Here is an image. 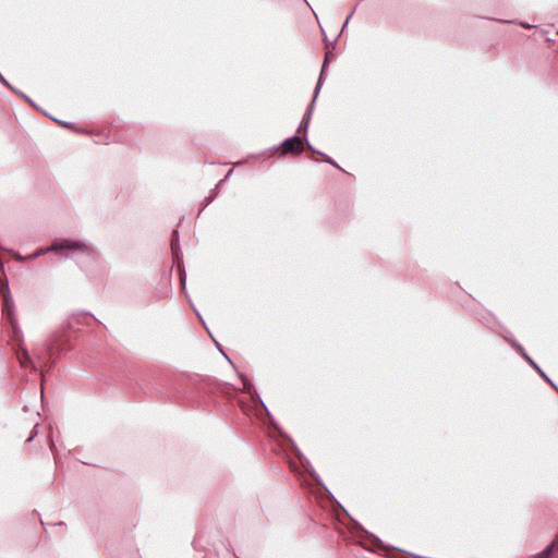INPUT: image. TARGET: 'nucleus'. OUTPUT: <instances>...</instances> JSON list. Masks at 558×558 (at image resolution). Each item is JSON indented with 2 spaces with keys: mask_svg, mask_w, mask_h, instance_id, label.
Listing matches in <instances>:
<instances>
[{
  "mask_svg": "<svg viewBox=\"0 0 558 558\" xmlns=\"http://www.w3.org/2000/svg\"><path fill=\"white\" fill-rule=\"evenodd\" d=\"M87 247H88V245L82 241H72V240L56 241L52 243L51 246L36 251L35 253L29 255V258L39 257L43 254H46L48 252H57V253L63 254L65 256H69V254L65 253V251L75 252V251L86 250Z\"/></svg>",
  "mask_w": 558,
  "mask_h": 558,
  "instance_id": "f257e3e1",
  "label": "nucleus"
},
{
  "mask_svg": "<svg viewBox=\"0 0 558 558\" xmlns=\"http://www.w3.org/2000/svg\"><path fill=\"white\" fill-rule=\"evenodd\" d=\"M87 247H88V245L82 241H72V240L56 241L52 243L51 246L36 251L35 253L29 255V258L39 257L43 254H46L48 252H57V253L63 254L65 256H69V254L65 253V251L75 252V251L86 250Z\"/></svg>",
  "mask_w": 558,
  "mask_h": 558,
  "instance_id": "f03ea898",
  "label": "nucleus"
},
{
  "mask_svg": "<svg viewBox=\"0 0 558 558\" xmlns=\"http://www.w3.org/2000/svg\"><path fill=\"white\" fill-rule=\"evenodd\" d=\"M282 154H300L303 151V142L300 136L295 135L287 138L282 143Z\"/></svg>",
  "mask_w": 558,
  "mask_h": 558,
  "instance_id": "7ed1b4c3",
  "label": "nucleus"
},
{
  "mask_svg": "<svg viewBox=\"0 0 558 558\" xmlns=\"http://www.w3.org/2000/svg\"><path fill=\"white\" fill-rule=\"evenodd\" d=\"M15 353L21 367L26 368L29 366L34 371H37L36 365L34 364L27 349L25 348L22 341L19 343Z\"/></svg>",
  "mask_w": 558,
  "mask_h": 558,
  "instance_id": "20e7f679",
  "label": "nucleus"
},
{
  "mask_svg": "<svg viewBox=\"0 0 558 558\" xmlns=\"http://www.w3.org/2000/svg\"><path fill=\"white\" fill-rule=\"evenodd\" d=\"M13 300L11 298V295H4V299H3V312L5 313V315L8 316L9 320L11 322L12 325L15 324L14 322V318H13Z\"/></svg>",
  "mask_w": 558,
  "mask_h": 558,
  "instance_id": "39448f33",
  "label": "nucleus"
},
{
  "mask_svg": "<svg viewBox=\"0 0 558 558\" xmlns=\"http://www.w3.org/2000/svg\"><path fill=\"white\" fill-rule=\"evenodd\" d=\"M541 558H558V539L555 541L551 546L543 553Z\"/></svg>",
  "mask_w": 558,
  "mask_h": 558,
  "instance_id": "423d86ee",
  "label": "nucleus"
},
{
  "mask_svg": "<svg viewBox=\"0 0 558 558\" xmlns=\"http://www.w3.org/2000/svg\"><path fill=\"white\" fill-rule=\"evenodd\" d=\"M177 248H178V231L174 230L173 239L171 241V250H172L173 254H177Z\"/></svg>",
  "mask_w": 558,
  "mask_h": 558,
  "instance_id": "0eeeda50",
  "label": "nucleus"
},
{
  "mask_svg": "<svg viewBox=\"0 0 558 558\" xmlns=\"http://www.w3.org/2000/svg\"><path fill=\"white\" fill-rule=\"evenodd\" d=\"M57 347V339H51L47 344V352L52 355L54 353V349Z\"/></svg>",
  "mask_w": 558,
  "mask_h": 558,
  "instance_id": "6e6552de",
  "label": "nucleus"
},
{
  "mask_svg": "<svg viewBox=\"0 0 558 558\" xmlns=\"http://www.w3.org/2000/svg\"><path fill=\"white\" fill-rule=\"evenodd\" d=\"M0 293L2 295V299H4V295H10L8 282L0 283Z\"/></svg>",
  "mask_w": 558,
  "mask_h": 558,
  "instance_id": "1a4fd4ad",
  "label": "nucleus"
},
{
  "mask_svg": "<svg viewBox=\"0 0 558 558\" xmlns=\"http://www.w3.org/2000/svg\"><path fill=\"white\" fill-rule=\"evenodd\" d=\"M512 345L517 349V351H518L522 356H524V354H526V352H525V350H524V348H523L522 345H520V344H518V343H514V342L512 343Z\"/></svg>",
  "mask_w": 558,
  "mask_h": 558,
  "instance_id": "9d476101",
  "label": "nucleus"
},
{
  "mask_svg": "<svg viewBox=\"0 0 558 558\" xmlns=\"http://www.w3.org/2000/svg\"><path fill=\"white\" fill-rule=\"evenodd\" d=\"M36 427H37V425H36V426H34V428H33V430H32V433H31L29 437L26 439V441H28V442H29V441H32V440L35 438V436L37 435Z\"/></svg>",
  "mask_w": 558,
  "mask_h": 558,
  "instance_id": "9b49d317",
  "label": "nucleus"
},
{
  "mask_svg": "<svg viewBox=\"0 0 558 558\" xmlns=\"http://www.w3.org/2000/svg\"><path fill=\"white\" fill-rule=\"evenodd\" d=\"M327 60H328V58L326 57V59L324 60V65H323V70H322V72L324 71V68H325V65H326V63H327ZM322 75H323V73L320 74V77H319V80H318V84H317L316 89H318V87H319V85H320V82H322Z\"/></svg>",
  "mask_w": 558,
  "mask_h": 558,
  "instance_id": "f8f14e48",
  "label": "nucleus"
},
{
  "mask_svg": "<svg viewBox=\"0 0 558 558\" xmlns=\"http://www.w3.org/2000/svg\"><path fill=\"white\" fill-rule=\"evenodd\" d=\"M523 359L527 361L531 366L533 363H535L527 354H524Z\"/></svg>",
  "mask_w": 558,
  "mask_h": 558,
  "instance_id": "ddd939ff",
  "label": "nucleus"
},
{
  "mask_svg": "<svg viewBox=\"0 0 558 558\" xmlns=\"http://www.w3.org/2000/svg\"><path fill=\"white\" fill-rule=\"evenodd\" d=\"M532 367H533L537 373H542L541 367H539L536 363H533V364H532Z\"/></svg>",
  "mask_w": 558,
  "mask_h": 558,
  "instance_id": "4468645a",
  "label": "nucleus"
},
{
  "mask_svg": "<svg viewBox=\"0 0 558 558\" xmlns=\"http://www.w3.org/2000/svg\"><path fill=\"white\" fill-rule=\"evenodd\" d=\"M545 380H547L548 383H550L553 385V383L550 381V379L546 376V374L542 371V373H538Z\"/></svg>",
  "mask_w": 558,
  "mask_h": 558,
  "instance_id": "2eb2a0df",
  "label": "nucleus"
},
{
  "mask_svg": "<svg viewBox=\"0 0 558 558\" xmlns=\"http://www.w3.org/2000/svg\"><path fill=\"white\" fill-rule=\"evenodd\" d=\"M545 380H547L548 383H550L553 385V383L550 381V379L546 376V374L542 371V373H538Z\"/></svg>",
  "mask_w": 558,
  "mask_h": 558,
  "instance_id": "dca6fc26",
  "label": "nucleus"
},
{
  "mask_svg": "<svg viewBox=\"0 0 558 558\" xmlns=\"http://www.w3.org/2000/svg\"><path fill=\"white\" fill-rule=\"evenodd\" d=\"M545 380H547L548 383H550L553 385V383L550 381V379L546 376V374L542 371V373H538Z\"/></svg>",
  "mask_w": 558,
  "mask_h": 558,
  "instance_id": "f3484780",
  "label": "nucleus"
},
{
  "mask_svg": "<svg viewBox=\"0 0 558 558\" xmlns=\"http://www.w3.org/2000/svg\"><path fill=\"white\" fill-rule=\"evenodd\" d=\"M351 15H352V14H350V15L347 17V20H345V22H344V24H343L342 28H344V27L348 25L349 20L351 19Z\"/></svg>",
  "mask_w": 558,
  "mask_h": 558,
  "instance_id": "a211bd4d",
  "label": "nucleus"
},
{
  "mask_svg": "<svg viewBox=\"0 0 558 558\" xmlns=\"http://www.w3.org/2000/svg\"><path fill=\"white\" fill-rule=\"evenodd\" d=\"M302 124H304V128L306 129L308 125V118L306 120H303Z\"/></svg>",
  "mask_w": 558,
  "mask_h": 558,
  "instance_id": "6ab92c4d",
  "label": "nucleus"
},
{
  "mask_svg": "<svg viewBox=\"0 0 558 558\" xmlns=\"http://www.w3.org/2000/svg\"><path fill=\"white\" fill-rule=\"evenodd\" d=\"M0 82H2L5 85H9L8 82L0 75Z\"/></svg>",
  "mask_w": 558,
  "mask_h": 558,
  "instance_id": "aec40b11",
  "label": "nucleus"
}]
</instances>
